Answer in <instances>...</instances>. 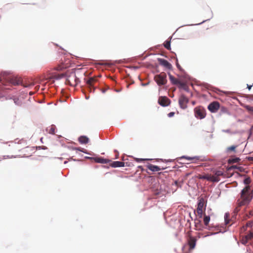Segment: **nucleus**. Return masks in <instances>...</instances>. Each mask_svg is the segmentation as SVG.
Segmentation results:
<instances>
[{
  "mask_svg": "<svg viewBox=\"0 0 253 253\" xmlns=\"http://www.w3.org/2000/svg\"><path fill=\"white\" fill-rule=\"evenodd\" d=\"M201 179H207V175H203L200 177Z\"/></svg>",
  "mask_w": 253,
  "mask_h": 253,
  "instance_id": "obj_43",
  "label": "nucleus"
},
{
  "mask_svg": "<svg viewBox=\"0 0 253 253\" xmlns=\"http://www.w3.org/2000/svg\"><path fill=\"white\" fill-rule=\"evenodd\" d=\"M33 94V93H32L31 92H30V95H32Z\"/></svg>",
  "mask_w": 253,
  "mask_h": 253,
  "instance_id": "obj_47",
  "label": "nucleus"
},
{
  "mask_svg": "<svg viewBox=\"0 0 253 253\" xmlns=\"http://www.w3.org/2000/svg\"><path fill=\"white\" fill-rule=\"evenodd\" d=\"M118 155H116V158H118Z\"/></svg>",
  "mask_w": 253,
  "mask_h": 253,
  "instance_id": "obj_48",
  "label": "nucleus"
},
{
  "mask_svg": "<svg viewBox=\"0 0 253 253\" xmlns=\"http://www.w3.org/2000/svg\"><path fill=\"white\" fill-rule=\"evenodd\" d=\"M75 149L79 150L80 151L83 152L84 153H85V152L84 151V149H81V148H76Z\"/></svg>",
  "mask_w": 253,
  "mask_h": 253,
  "instance_id": "obj_42",
  "label": "nucleus"
},
{
  "mask_svg": "<svg viewBox=\"0 0 253 253\" xmlns=\"http://www.w3.org/2000/svg\"><path fill=\"white\" fill-rule=\"evenodd\" d=\"M220 107L219 103L217 101H214L210 103L208 109L212 113L216 112Z\"/></svg>",
  "mask_w": 253,
  "mask_h": 253,
  "instance_id": "obj_8",
  "label": "nucleus"
},
{
  "mask_svg": "<svg viewBox=\"0 0 253 253\" xmlns=\"http://www.w3.org/2000/svg\"><path fill=\"white\" fill-rule=\"evenodd\" d=\"M240 197L237 201L235 212H238L242 206H247L253 198V189L250 185L246 186L240 193Z\"/></svg>",
  "mask_w": 253,
  "mask_h": 253,
  "instance_id": "obj_1",
  "label": "nucleus"
},
{
  "mask_svg": "<svg viewBox=\"0 0 253 253\" xmlns=\"http://www.w3.org/2000/svg\"><path fill=\"white\" fill-rule=\"evenodd\" d=\"M13 100H14V102L15 103V104H16L17 105H21V101H20L19 99H18V98H14L13 99Z\"/></svg>",
  "mask_w": 253,
  "mask_h": 253,
  "instance_id": "obj_30",
  "label": "nucleus"
},
{
  "mask_svg": "<svg viewBox=\"0 0 253 253\" xmlns=\"http://www.w3.org/2000/svg\"><path fill=\"white\" fill-rule=\"evenodd\" d=\"M240 159L239 158H235L231 159H229V162L230 163H238Z\"/></svg>",
  "mask_w": 253,
  "mask_h": 253,
  "instance_id": "obj_25",
  "label": "nucleus"
},
{
  "mask_svg": "<svg viewBox=\"0 0 253 253\" xmlns=\"http://www.w3.org/2000/svg\"><path fill=\"white\" fill-rule=\"evenodd\" d=\"M196 241L197 240L195 237L189 236L188 239V244L189 246L190 250H193L195 248Z\"/></svg>",
  "mask_w": 253,
  "mask_h": 253,
  "instance_id": "obj_11",
  "label": "nucleus"
},
{
  "mask_svg": "<svg viewBox=\"0 0 253 253\" xmlns=\"http://www.w3.org/2000/svg\"><path fill=\"white\" fill-rule=\"evenodd\" d=\"M174 184L177 186V187H181L182 184V182H179L178 181H174Z\"/></svg>",
  "mask_w": 253,
  "mask_h": 253,
  "instance_id": "obj_34",
  "label": "nucleus"
},
{
  "mask_svg": "<svg viewBox=\"0 0 253 253\" xmlns=\"http://www.w3.org/2000/svg\"><path fill=\"white\" fill-rule=\"evenodd\" d=\"M134 159L137 162H140L145 161H147V160H149L148 159H140V158H134Z\"/></svg>",
  "mask_w": 253,
  "mask_h": 253,
  "instance_id": "obj_29",
  "label": "nucleus"
},
{
  "mask_svg": "<svg viewBox=\"0 0 253 253\" xmlns=\"http://www.w3.org/2000/svg\"><path fill=\"white\" fill-rule=\"evenodd\" d=\"M97 81L96 77H91L86 82L87 86H93Z\"/></svg>",
  "mask_w": 253,
  "mask_h": 253,
  "instance_id": "obj_13",
  "label": "nucleus"
},
{
  "mask_svg": "<svg viewBox=\"0 0 253 253\" xmlns=\"http://www.w3.org/2000/svg\"><path fill=\"white\" fill-rule=\"evenodd\" d=\"M251 160H253V158H251Z\"/></svg>",
  "mask_w": 253,
  "mask_h": 253,
  "instance_id": "obj_50",
  "label": "nucleus"
},
{
  "mask_svg": "<svg viewBox=\"0 0 253 253\" xmlns=\"http://www.w3.org/2000/svg\"><path fill=\"white\" fill-rule=\"evenodd\" d=\"M180 159H186L188 161H193L194 162L200 160V157L198 156L189 157L186 156H183L180 158Z\"/></svg>",
  "mask_w": 253,
  "mask_h": 253,
  "instance_id": "obj_15",
  "label": "nucleus"
},
{
  "mask_svg": "<svg viewBox=\"0 0 253 253\" xmlns=\"http://www.w3.org/2000/svg\"><path fill=\"white\" fill-rule=\"evenodd\" d=\"M79 82V79L76 76L74 72H72L69 75H67L66 84H68L72 86H75L78 84Z\"/></svg>",
  "mask_w": 253,
  "mask_h": 253,
  "instance_id": "obj_3",
  "label": "nucleus"
},
{
  "mask_svg": "<svg viewBox=\"0 0 253 253\" xmlns=\"http://www.w3.org/2000/svg\"><path fill=\"white\" fill-rule=\"evenodd\" d=\"M220 178L216 174L212 175V182H218Z\"/></svg>",
  "mask_w": 253,
  "mask_h": 253,
  "instance_id": "obj_26",
  "label": "nucleus"
},
{
  "mask_svg": "<svg viewBox=\"0 0 253 253\" xmlns=\"http://www.w3.org/2000/svg\"><path fill=\"white\" fill-rule=\"evenodd\" d=\"M88 86V91L90 92H94L95 89V87L94 86H90V87H89V86Z\"/></svg>",
  "mask_w": 253,
  "mask_h": 253,
  "instance_id": "obj_33",
  "label": "nucleus"
},
{
  "mask_svg": "<svg viewBox=\"0 0 253 253\" xmlns=\"http://www.w3.org/2000/svg\"><path fill=\"white\" fill-rule=\"evenodd\" d=\"M102 92H105V90H103Z\"/></svg>",
  "mask_w": 253,
  "mask_h": 253,
  "instance_id": "obj_49",
  "label": "nucleus"
},
{
  "mask_svg": "<svg viewBox=\"0 0 253 253\" xmlns=\"http://www.w3.org/2000/svg\"><path fill=\"white\" fill-rule=\"evenodd\" d=\"M174 114H175L174 112H170L169 113L168 116L169 117H172L174 115Z\"/></svg>",
  "mask_w": 253,
  "mask_h": 253,
  "instance_id": "obj_40",
  "label": "nucleus"
},
{
  "mask_svg": "<svg viewBox=\"0 0 253 253\" xmlns=\"http://www.w3.org/2000/svg\"><path fill=\"white\" fill-rule=\"evenodd\" d=\"M79 141L81 144H86L89 141V138L85 136H81L79 138Z\"/></svg>",
  "mask_w": 253,
  "mask_h": 253,
  "instance_id": "obj_17",
  "label": "nucleus"
},
{
  "mask_svg": "<svg viewBox=\"0 0 253 253\" xmlns=\"http://www.w3.org/2000/svg\"><path fill=\"white\" fill-rule=\"evenodd\" d=\"M253 226V221H249L246 224V227H252Z\"/></svg>",
  "mask_w": 253,
  "mask_h": 253,
  "instance_id": "obj_37",
  "label": "nucleus"
},
{
  "mask_svg": "<svg viewBox=\"0 0 253 253\" xmlns=\"http://www.w3.org/2000/svg\"><path fill=\"white\" fill-rule=\"evenodd\" d=\"M64 76V74H55L51 76V78L56 80L62 78Z\"/></svg>",
  "mask_w": 253,
  "mask_h": 253,
  "instance_id": "obj_20",
  "label": "nucleus"
},
{
  "mask_svg": "<svg viewBox=\"0 0 253 253\" xmlns=\"http://www.w3.org/2000/svg\"><path fill=\"white\" fill-rule=\"evenodd\" d=\"M169 78L171 83L173 84H180L182 86L184 85V84L179 81L178 79L175 78L174 77L172 76L171 74H169Z\"/></svg>",
  "mask_w": 253,
  "mask_h": 253,
  "instance_id": "obj_12",
  "label": "nucleus"
},
{
  "mask_svg": "<svg viewBox=\"0 0 253 253\" xmlns=\"http://www.w3.org/2000/svg\"><path fill=\"white\" fill-rule=\"evenodd\" d=\"M246 238L248 239L249 240H251L253 238V233L250 232L249 234L246 236Z\"/></svg>",
  "mask_w": 253,
  "mask_h": 253,
  "instance_id": "obj_31",
  "label": "nucleus"
},
{
  "mask_svg": "<svg viewBox=\"0 0 253 253\" xmlns=\"http://www.w3.org/2000/svg\"><path fill=\"white\" fill-rule=\"evenodd\" d=\"M94 160L96 163L101 164H107L109 162V160L107 159H103L102 158H95Z\"/></svg>",
  "mask_w": 253,
  "mask_h": 253,
  "instance_id": "obj_18",
  "label": "nucleus"
},
{
  "mask_svg": "<svg viewBox=\"0 0 253 253\" xmlns=\"http://www.w3.org/2000/svg\"><path fill=\"white\" fill-rule=\"evenodd\" d=\"M158 61L159 64L168 69H171L172 65L167 60L163 58H158Z\"/></svg>",
  "mask_w": 253,
  "mask_h": 253,
  "instance_id": "obj_10",
  "label": "nucleus"
},
{
  "mask_svg": "<svg viewBox=\"0 0 253 253\" xmlns=\"http://www.w3.org/2000/svg\"><path fill=\"white\" fill-rule=\"evenodd\" d=\"M207 180L212 182V175L207 174Z\"/></svg>",
  "mask_w": 253,
  "mask_h": 253,
  "instance_id": "obj_32",
  "label": "nucleus"
},
{
  "mask_svg": "<svg viewBox=\"0 0 253 253\" xmlns=\"http://www.w3.org/2000/svg\"><path fill=\"white\" fill-rule=\"evenodd\" d=\"M154 80L159 86L165 85L167 83V75L165 73L162 72L155 76Z\"/></svg>",
  "mask_w": 253,
  "mask_h": 253,
  "instance_id": "obj_4",
  "label": "nucleus"
},
{
  "mask_svg": "<svg viewBox=\"0 0 253 253\" xmlns=\"http://www.w3.org/2000/svg\"><path fill=\"white\" fill-rule=\"evenodd\" d=\"M56 127L54 125H51L46 128V131L50 134H55Z\"/></svg>",
  "mask_w": 253,
  "mask_h": 253,
  "instance_id": "obj_19",
  "label": "nucleus"
},
{
  "mask_svg": "<svg viewBox=\"0 0 253 253\" xmlns=\"http://www.w3.org/2000/svg\"><path fill=\"white\" fill-rule=\"evenodd\" d=\"M247 85H248V86H247V87L248 88V89H249V90H250V89H251L252 87V85H248V84Z\"/></svg>",
  "mask_w": 253,
  "mask_h": 253,
  "instance_id": "obj_45",
  "label": "nucleus"
},
{
  "mask_svg": "<svg viewBox=\"0 0 253 253\" xmlns=\"http://www.w3.org/2000/svg\"><path fill=\"white\" fill-rule=\"evenodd\" d=\"M248 240H249V239H246V237H245L244 238H243V239L242 240V242L243 244H246L248 242Z\"/></svg>",
  "mask_w": 253,
  "mask_h": 253,
  "instance_id": "obj_38",
  "label": "nucleus"
},
{
  "mask_svg": "<svg viewBox=\"0 0 253 253\" xmlns=\"http://www.w3.org/2000/svg\"><path fill=\"white\" fill-rule=\"evenodd\" d=\"M164 45L166 48L168 50L170 49V41H167L165 42Z\"/></svg>",
  "mask_w": 253,
  "mask_h": 253,
  "instance_id": "obj_24",
  "label": "nucleus"
},
{
  "mask_svg": "<svg viewBox=\"0 0 253 253\" xmlns=\"http://www.w3.org/2000/svg\"><path fill=\"white\" fill-rule=\"evenodd\" d=\"M225 223L226 225H228L230 223L229 220V213H226L224 215Z\"/></svg>",
  "mask_w": 253,
  "mask_h": 253,
  "instance_id": "obj_23",
  "label": "nucleus"
},
{
  "mask_svg": "<svg viewBox=\"0 0 253 253\" xmlns=\"http://www.w3.org/2000/svg\"><path fill=\"white\" fill-rule=\"evenodd\" d=\"M34 84H22V85L24 86V87H29L30 86H31V85H33Z\"/></svg>",
  "mask_w": 253,
  "mask_h": 253,
  "instance_id": "obj_41",
  "label": "nucleus"
},
{
  "mask_svg": "<svg viewBox=\"0 0 253 253\" xmlns=\"http://www.w3.org/2000/svg\"><path fill=\"white\" fill-rule=\"evenodd\" d=\"M243 107L250 113L253 114V107L248 105H244Z\"/></svg>",
  "mask_w": 253,
  "mask_h": 253,
  "instance_id": "obj_21",
  "label": "nucleus"
},
{
  "mask_svg": "<svg viewBox=\"0 0 253 253\" xmlns=\"http://www.w3.org/2000/svg\"><path fill=\"white\" fill-rule=\"evenodd\" d=\"M210 220V217L209 216L205 215L204 217V222L206 226H208Z\"/></svg>",
  "mask_w": 253,
  "mask_h": 253,
  "instance_id": "obj_22",
  "label": "nucleus"
},
{
  "mask_svg": "<svg viewBox=\"0 0 253 253\" xmlns=\"http://www.w3.org/2000/svg\"><path fill=\"white\" fill-rule=\"evenodd\" d=\"M194 113L195 117L199 119H204L206 116V110L202 106H198L195 108Z\"/></svg>",
  "mask_w": 253,
  "mask_h": 253,
  "instance_id": "obj_5",
  "label": "nucleus"
},
{
  "mask_svg": "<svg viewBox=\"0 0 253 253\" xmlns=\"http://www.w3.org/2000/svg\"><path fill=\"white\" fill-rule=\"evenodd\" d=\"M158 103L162 106L166 107L170 103V100L166 96H161L159 98Z\"/></svg>",
  "mask_w": 253,
  "mask_h": 253,
  "instance_id": "obj_9",
  "label": "nucleus"
},
{
  "mask_svg": "<svg viewBox=\"0 0 253 253\" xmlns=\"http://www.w3.org/2000/svg\"><path fill=\"white\" fill-rule=\"evenodd\" d=\"M250 215L253 216V210L250 212Z\"/></svg>",
  "mask_w": 253,
  "mask_h": 253,
  "instance_id": "obj_44",
  "label": "nucleus"
},
{
  "mask_svg": "<svg viewBox=\"0 0 253 253\" xmlns=\"http://www.w3.org/2000/svg\"><path fill=\"white\" fill-rule=\"evenodd\" d=\"M204 205H205V202H204V199L201 198L199 200V202L198 204V207H197V213H198V215L199 216V217H200V218L202 217V215H203V209L204 207Z\"/></svg>",
  "mask_w": 253,
  "mask_h": 253,
  "instance_id": "obj_7",
  "label": "nucleus"
},
{
  "mask_svg": "<svg viewBox=\"0 0 253 253\" xmlns=\"http://www.w3.org/2000/svg\"><path fill=\"white\" fill-rule=\"evenodd\" d=\"M176 66L177 67L178 69H179L180 70H182V68L180 66V65L179 64L178 61H177V60H176Z\"/></svg>",
  "mask_w": 253,
  "mask_h": 253,
  "instance_id": "obj_39",
  "label": "nucleus"
},
{
  "mask_svg": "<svg viewBox=\"0 0 253 253\" xmlns=\"http://www.w3.org/2000/svg\"><path fill=\"white\" fill-rule=\"evenodd\" d=\"M5 82L9 83L14 85L20 84L21 83V79L16 77H13L11 76H5L1 75L0 77V83L4 84Z\"/></svg>",
  "mask_w": 253,
  "mask_h": 253,
  "instance_id": "obj_2",
  "label": "nucleus"
},
{
  "mask_svg": "<svg viewBox=\"0 0 253 253\" xmlns=\"http://www.w3.org/2000/svg\"><path fill=\"white\" fill-rule=\"evenodd\" d=\"M111 166L113 168H117V167H125V163L120 161H115L113 162Z\"/></svg>",
  "mask_w": 253,
  "mask_h": 253,
  "instance_id": "obj_16",
  "label": "nucleus"
},
{
  "mask_svg": "<svg viewBox=\"0 0 253 253\" xmlns=\"http://www.w3.org/2000/svg\"><path fill=\"white\" fill-rule=\"evenodd\" d=\"M250 182L251 179L249 177L246 178L244 180V183L246 185V186L249 185V184L250 183Z\"/></svg>",
  "mask_w": 253,
  "mask_h": 253,
  "instance_id": "obj_28",
  "label": "nucleus"
},
{
  "mask_svg": "<svg viewBox=\"0 0 253 253\" xmlns=\"http://www.w3.org/2000/svg\"><path fill=\"white\" fill-rule=\"evenodd\" d=\"M189 102L188 98L183 94H182L179 97L178 103L181 108L185 109L187 107V103Z\"/></svg>",
  "mask_w": 253,
  "mask_h": 253,
  "instance_id": "obj_6",
  "label": "nucleus"
},
{
  "mask_svg": "<svg viewBox=\"0 0 253 253\" xmlns=\"http://www.w3.org/2000/svg\"><path fill=\"white\" fill-rule=\"evenodd\" d=\"M147 168L152 171H158L160 170L161 169H165V168L161 169L158 166H155L152 164H149L147 166Z\"/></svg>",
  "mask_w": 253,
  "mask_h": 253,
  "instance_id": "obj_14",
  "label": "nucleus"
},
{
  "mask_svg": "<svg viewBox=\"0 0 253 253\" xmlns=\"http://www.w3.org/2000/svg\"><path fill=\"white\" fill-rule=\"evenodd\" d=\"M236 146H231L227 148V150L229 151H234L235 148H236Z\"/></svg>",
  "mask_w": 253,
  "mask_h": 253,
  "instance_id": "obj_35",
  "label": "nucleus"
},
{
  "mask_svg": "<svg viewBox=\"0 0 253 253\" xmlns=\"http://www.w3.org/2000/svg\"><path fill=\"white\" fill-rule=\"evenodd\" d=\"M65 68H66V66H65L63 65H59L55 68V70H57V71H60V70H61L62 69Z\"/></svg>",
  "mask_w": 253,
  "mask_h": 253,
  "instance_id": "obj_27",
  "label": "nucleus"
},
{
  "mask_svg": "<svg viewBox=\"0 0 253 253\" xmlns=\"http://www.w3.org/2000/svg\"><path fill=\"white\" fill-rule=\"evenodd\" d=\"M215 174H216L218 177H219L220 176H221L223 175V172L221 171H217Z\"/></svg>",
  "mask_w": 253,
  "mask_h": 253,
  "instance_id": "obj_36",
  "label": "nucleus"
},
{
  "mask_svg": "<svg viewBox=\"0 0 253 253\" xmlns=\"http://www.w3.org/2000/svg\"><path fill=\"white\" fill-rule=\"evenodd\" d=\"M115 152L117 153L118 155H119V152L117 150H115Z\"/></svg>",
  "mask_w": 253,
  "mask_h": 253,
  "instance_id": "obj_46",
  "label": "nucleus"
}]
</instances>
